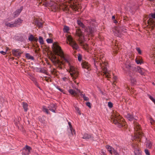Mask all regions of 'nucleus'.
Returning a JSON list of instances; mask_svg holds the SVG:
<instances>
[{
	"instance_id": "c9c22d12",
	"label": "nucleus",
	"mask_w": 155,
	"mask_h": 155,
	"mask_svg": "<svg viewBox=\"0 0 155 155\" xmlns=\"http://www.w3.org/2000/svg\"><path fill=\"white\" fill-rule=\"evenodd\" d=\"M43 111L44 112H46L47 114H49L50 113L49 112L48 109L46 108V107L45 106L43 107Z\"/></svg>"
},
{
	"instance_id": "9b49d317",
	"label": "nucleus",
	"mask_w": 155,
	"mask_h": 155,
	"mask_svg": "<svg viewBox=\"0 0 155 155\" xmlns=\"http://www.w3.org/2000/svg\"><path fill=\"white\" fill-rule=\"evenodd\" d=\"M147 23L152 28L155 27V20L152 18H150L147 21Z\"/></svg>"
},
{
	"instance_id": "4c0bfd02",
	"label": "nucleus",
	"mask_w": 155,
	"mask_h": 155,
	"mask_svg": "<svg viewBox=\"0 0 155 155\" xmlns=\"http://www.w3.org/2000/svg\"><path fill=\"white\" fill-rule=\"evenodd\" d=\"M88 30L89 31V34H90L91 35H93V33H94V29L92 28H89Z\"/></svg>"
},
{
	"instance_id": "473e14b6",
	"label": "nucleus",
	"mask_w": 155,
	"mask_h": 155,
	"mask_svg": "<svg viewBox=\"0 0 155 155\" xmlns=\"http://www.w3.org/2000/svg\"><path fill=\"white\" fill-rule=\"evenodd\" d=\"M69 29V28L68 27L66 26H64L63 30L64 32L68 33Z\"/></svg>"
},
{
	"instance_id": "4d7b16f0",
	"label": "nucleus",
	"mask_w": 155,
	"mask_h": 155,
	"mask_svg": "<svg viewBox=\"0 0 155 155\" xmlns=\"http://www.w3.org/2000/svg\"><path fill=\"white\" fill-rule=\"evenodd\" d=\"M0 53L3 54V55H5L6 54V52L4 51H0Z\"/></svg>"
},
{
	"instance_id": "864d4df0",
	"label": "nucleus",
	"mask_w": 155,
	"mask_h": 155,
	"mask_svg": "<svg viewBox=\"0 0 155 155\" xmlns=\"http://www.w3.org/2000/svg\"><path fill=\"white\" fill-rule=\"evenodd\" d=\"M83 98H84V99L85 100V101H88L89 100V98L85 96V95H83Z\"/></svg>"
},
{
	"instance_id": "2f4dec72",
	"label": "nucleus",
	"mask_w": 155,
	"mask_h": 155,
	"mask_svg": "<svg viewBox=\"0 0 155 155\" xmlns=\"http://www.w3.org/2000/svg\"><path fill=\"white\" fill-rule=\"evenodd\" d=\"M134 152L135 155H141V153L139 149H136V150H134Z\"/></svg>"
},
{
	"instance_id": "bf43d9fd",
	"label": "nucleus",
	"mask_w": 155,
	"mask_h": 155,
	"mask_svg": "<svg viewBox=\"0 0 155 155\" xmlns=\"http://www.w3.org/2000/svg\"><path fill=\"white\" fill-rule=\"evenodd\" d=\"M101 155H106V154L102 150L101 152Z\"/></svg>"
},
{
	"instance_id": "2eb2a0df",
	"label": "nucleus",
	"mask_w": 155,
	"mask_h": 155,
	"mask_svg": "<svg viewBox=\"0 0 155 155\" xmlns=\"http://www.w3.org/2000/svg\"><path fill=\"white\" fill-rule=\"evenodd\" d=\"M82 67L83 68H85L89 70L90 67V64L87 62H84L82 63Z\"/></svg>"
},
{
	"instance_id": "1a4fd4ad",
	"label": "nucleus",
	"mask_w": 155,
	"mask_h": 155,
	"mask_svg": "<svg viewBox=\"0 0 155 155\" xmlns=\"http://www.w3.org/2000/svg\"><path fill=\"white\" fill-rule=\"evenodd\" d=\"M8 21L12 24L16 23V27L18 25H20L22 21V20L20 18H18L16 20L13 21L12 20L11 18H9L8 19Z\"/></svg>"
},
{
	"instance_id": "774afa93",
	"label": "nucleus",
	"mask_w": 155,
	"mask_h": 155,
	"mask_svg": "<svg viewBox=\"0 0 155 155\" xmlns=\"http://www.w3.org/2000/svg\"><path fill=\"white\" fill-rule=\"evenodd\" d=\"M48 80H49L48 79H46V81L48 82Z\"/></svg>"
},
{
	"instance_id": "6ab92c4d",
	"label": "nucleus",
	"mask_w": 155,
	"mask_h": 155,
	"mask_svg": "<svg viewBox=\"0 0 155 155\" xmlns=\"http://www.w3.org/2000/svg\"><path fill=\"white\" fill-rule=\"evenodd\" d=\"M137 71L142 75H144V70L141 69L140 67H137Z\"/></svg>"
},
{
	"instance_id": "c03bdc74",
	"label": "nucleus",
	"mask_w": 155,
	"mask_h": 155,
	"mask_svg": "<svg viewBox=\"0 0 155 155\" xmlns=\"http://www.w3.org/2000/svg\"><path fill=\"white\" fill-rule=\"evenodd\" d=\"M75 109H76V110L77 111L79 115H81V113L80 112V111L79 110V108L77 107H75Z\"/></svg>"
},
{
	"instance_id": "58836bf2",
	"label": "nucleus",
	"mask_w": 155,
	"mask_h": 155,
	"mask_svg": "<svg viewBox=\"0 0 155 155\" xmlns=\"http://www.w3.org/2000/svg\"><path fill=\"white\" fill-rule=\"evenodd\" d=\"M34 37L32 35H31L28 38V40L31 41H33Z\"/></svg>"
},
{
	"instance_id": "de8ad7c7",
	"label": "nucleus",
	"mask_w": 155,
	"mask_h": 155,
	"mask_svg": "<svg viewBox=\"0 0 155 155\" xmlns=\"http://www.w3.org/2000/svg\"><path fill=\"white\" fill-rule=\"evenodd\" d=\"M47 42L48 43H51L52 42V40L51 39L48 38L46 40Z\"/></svg>"
},
{
	"instance_id": "6e6d98bb",
	"label": "nucleus",
	"mask_w": 155,
	"mask_h": 155,
	"mask_svg": "<svg viewBox=\"0 0 155 155\" xmlns=\"http://www.w3.org/2000/svg\"><path fill=\"white\" fill-rule=\"evenodd\" d=\"M56 73V70L55 69H54L52 71V73L53 74H55Z\"/></svg>"
},
{
	"instance_id": "72a5a7b5",
	"label": "nucleus",
	"mask_w": 155,
	"mask_h": 155,
	"mask_svg": "<svg viewBox=\"0 0 155 155\" xmlns=\"http://www.w3.org/2000/svg\"><path fill=\"white\" fill-rule=\"evenodd\" d=\"M35 24H36V25L39 28H42V27L43 24L38 21H37L35 22Z\"/></svg>"
},
{
	"instance_id": "5fc2aeb1",
	"label": "nucleus",
	"mask_w": 155,
	"mask_h": 155,
	"mask_svg": "<svg viewBox=\"0 0 155 155\" xmlns=\"http://www.w3.org/2000/svg\"><path fill=\"white\" fill-rule=\"evenodd\" d=\"M86 105L88 107H89L90 108H91V104L89 102H87L86 103Z\"/></svg>"
},
{
	"instance_id": "6e6552de",
	"label": "nucleus",
	"mask_w": 155,
	"mask_h": 155,
	"mask_svg": "<svg viewBox=\"0 0 155 155\" xmlns=\"http://www.w3.org/2000/svg\"><path fill=\"white\" fill-rule=\"evenodd\" d=\"M67 39L69 42V44L72 46L73 49L77 50L78 48V46L76 42L73 40L72 38L71 35H68Z\"/></svg>"
},
{
	"instance_id": "09e8293b",
	"label": "nucleus",
	"mask_w": 155,
	"mask_h": 155,
	"mask_svg": "<svg viewBox=\"0 0 155 155\" xmlns=\"http://www.w3.org/2000/svg\"><path fill=\"white\" fill-rule=\"evenodd\" d=\"M78 59L79 61H81L82 59V56L80 54H79L78 55Z\"/></svg>"
},
{
	"instance_id": "39448f33",
	"label": "nucleus",
	"mask_w": 155,
	"mask_h": 155,
	"mask_svg": "<svg viewBox=\"0 0 155 155\" xmlns=\"http://www.w3.org/2000/svg\"><path fill=\"white\" fill-rule=\"evenodd\" d=\"M134 128L136 131L134 134V136L137 138L140 139L143 136V134L141 132L140 126L137 122H134Z\"/></svg>"
},
{
	"instance_id": "f3484780",
	"label": "nucleus",
	"mask_w": 155,
	"mask_h": 155,
	"mask_svg": "<svg viewBox=\"0 0 155 155\" xmlns=\"http://www.w3.org/2000/svg\"><path fill=\"white\" fill-rule=\"evenodd\" d=\"M16 23L12 24L10 23V22L8 21H6L5 22V25L7 27H9L10 28H13L16 27Z\"/></svg>"
},
{
	"instance_id": "bb28decb",
	"label": "nucleus",
	"mask_w": 155,
	"mask_h": 155,
	"mask_svg": "<svg viewBox=\"0 0 155 155\" xmlns=\"http://www.w3.org/2000/svg\"><path fill=\"white\" fill-rule=\"evenodd\" d=\"M91 137V135L88 134H87L85 133L84 134L83 137V138L85 139H88Z\"/></svg>"
},
{
	"instance_id": "4468645a",
	"label": "nucleus",
	"mask_w": 155,
	"mask_h": 155,
	"mask_svg": "<svg viewBox=\"0 0 155 155\" xmlns=\"http://www.w3.org/2000/svg\"><path fill=\"white\" fill-rule=\"evenodd\" d=\"M71 7L75 11L77 10L79 8V5H78L76 2H73L72 4L70 5Z\"/></svg>"
},
{
	"instance_id": "8fccbe9b",
	"label": "nucleus",
	"mask_w": 155,
	"mask_h": 155,
	"mask_svg": "<svg viewBox=\"0 0 155 155\" xmlns=\"http://www.w3.org/2000/svg\"><path fill=\"white\" fill-rule=\"evenodd\" d=\"M150 122L151 124L155 122V121L151 117L150 118Z\"/></svg>"
},
{
	"instance_id": "9d476101",
	"label": "nucleus",
	"mask_w": 155,
	"mask_h": 155,
	"mask_svg": "<svg viewBox=\"0 0 155 155\" xmlns=\"http://www.w3.org/2000/svg\"><path fill=\"white\" fill-rule=\"evenodd\" d=\"M80 45L85 50H86L88 48V45L86 44H84V42L80 39L78 40Z\"/></svg>"
},
{
	"instance_id": "79ce46f5",
	"label": "nucleus",
	"mask_w": 155,
	"mask_h": 155,
	"mask_svg": "<svg viewBox=\"0 0 155 155\" xmlns=\"http://www.w3.org/2000/svg\"><path fill=\"white\" fill-rule=\"evenodd\" d=\"M138 143H135L134 144V147L135 149V150H136V149H138Z\"/></svg>"
},
{
	"instance_id": "f03ea898",
	"label": "nucleus",
	"mask_w": 155,
	"mask_h": 155,
	"mask_svg": "<svg viewBox=\"0 0 155 155\" xmlns=\"http://www.w3.org/2000/svg\"><path fill=\"white\" fill-rule=\"evenodd\" d=\"M93 60L94 62V65L97 69V70L98 69V68H102V70L104 71V74L106 76L107 78H109L108 74H109V72L108 71L106 67L107 63L105 61L103 62V60L101 61L103 63L102 64L101 63V61L99 60L98 59H97L96 58H94Z\"/></svg>"
},
{
	"instance_id": "603ef678",
	"label": "nucleus",
	"mask_w": 155,
	"mask_h": 155,
	"mask_svg": "<svg viewBox=\"0 0 155 155\" xmlns=\"http://www.w3.org/2000/svg\"><path fill=\"white\" fill-rule=\"evenodd\" d=\"M136 62L137 63V64H141L142 62L140 60H137V59L136 60Z\"/></svg>"
},
{
	"instance_id": "a19ab883",
	"label": "nucleus",
	"mask_w": 155,
	"mask_h": 155,
	"mask_svg": "<svg viewBox=\"0 0 155 155\" xmlns=\"http://www.w3.org/2000/svg\"><path fill=\"white\" fill-rule=\"evenodd\" d=\"M149 98L155 104V99H154V98L150 95H149Z\"/></svg>"
},
{
	"instance_id": "aec40b11",
	"label": "nucleus",
	"mask_w": 155,
	"mask_h": 155,
	"mask_svg": "<svg viewBox=\"0 0 155 155\" xmlns=\"http://www.w3.org/2000/svg\"><path fill=\"white\" fill-rule=\"evenodd\" d=\"M22 107L25 112H27L28 110V105L27 103L23 102L22 103Z\"/></svg>"
},
{
	"instance_id": "3c124183",
	"label": "nucleus",
	"mask_w": 155,
	"mask_h": 155,
	"mask_svg": "<svg viewBox=\"0 0 155 155\" xmlns=\"http://www.w3.org/2000/svg\"><path fill=\"white\" fill-rule=\"evenodd\" d=\"M56 87L60 91L63 92L64 94H65V93L64 92V90L58 87Z\"/></svg>"
},
{
	"instance_id": "338daca9",
	"label": "nucleus",
	"mask_w": 155,
	"mask_h": 155,
	"mask_svg": "<svg viewBox=\"0 0 155 155\" xmlns=\"http://www.w3.org/2000/svg\"><path fill=\"white\" fill-rule=\"evenodd\" d=\"M66 79V78H63V79L64 81H65Z\"/></svg>"
},
{
	"instance_id": "f704fd0d",
	"label": "nucleus",
	"mask_w": 155,
	"mask_h": 155,
	"mask_svg": "<svg viewBox=\"0 0 155 155\" xmlns=\"http://www.w3.org/2000/svg\"><path fill=\"white\" fill-rule=\"evenodd\" d=\"M26 57L28 58V59H31L32 60H33L34 59V58L33 57L31 56L28 53H27L25 55Z\"/></svg>"
},
{
	"instance_id": "ea45409f",
	"label": "nucleus",
	"mask_w": 155,
	"mask_h": 155,
	"mask_svg": "<svg viewBox=\"0 0 155 155\" xmlns=\"http://www.w3.org/2000/svg\"><path fill=\"white\" fill-rule=\"evenodd\" d=\"M113 153L114 155H120L114 149H113Z\"/></svg>"
},
{
	"instance_id": "0e129e2a",
	"label": "nucleus",
	"mask_w": 155,
	"mask_h": 155,
	"mask_svg": "<svg viewBox=\"0 0 155 155\" xmlns=\"http://www.w3.org/2000/svg\"><path fill=\"white\" fill-rule=\"evenodd\" d=\"M115 16L114 15H113L112 16V19H113L114 20L115 19Z\"/></svg>"
},
{
	"instance_id": "49530a36",
	"label": "nucleus",
	"mask_w": 155,
	"mask_h": 155,
	"mask_svg": "<svg viewBox=\"0 0 155 155\" xmlns=\"http://www.w3.org/2000/svg\"><path fill=\"white\" fill-rule=\"evenodd\" d=\"M108 107L110 108H112L113 107V104L110 102L108 103Z\"/></svg>"
},
{
	"instance_id": "a18cd8bd",
	"label": "nucleus",
	"mask_w": 155,
	"mask_h": 155,
	"mask_svg": "<svg viewBox=\"0 0 155 155\" xmlns=\"http://www.w3.org/2000/svg\"><path fill=\"white\" fill-rule=\"evenodd\" d=\"M145 153H146V154L147 155H150V153L149 152V150L148 149H145Z\"/></svg>"
},
{
	"instance_id": "e433bc0d",
	"label": "nucleus",
	"mask_w": 155,
	"mask_h": 155,
	"mask_svg": "<svg viewBox=\"0 0 155 155\" xmlns=\"http://www.w3.org/2000/svg\"><path fill=\"white\" fill-rule=\"evenodd\" d=\"M39 41L41 45H42L44 44V41L42 37L39 36Z\"/></svg>"
},
{
	"instance_id": "423d86ee",
	"label": "nucleus",
	"mask_w": 155,
	"mask_h": 155,
	"mask_svg": "<svg viewBox=\"0 0 155 155\" xmlns=\"http://www.w3.org/2000/svg\"><path fill=\"white\" fill-rule=\"evenodd\" d=\"M70 68V73L71 77L74 79V81L76 83V81L74 80L75 79L78 77V71L77 69L73 66L70 65H69Z\"/></svg>"
},
{
	"instance_id": "0eeeda50",
	"label": "nucleus",
	"mask_w": 155,
	"mask_h": 155,
	"mask_svg": "<svg viewBox=\"0 0 155 155\" xmlns=\"http://www.w3.org/2000/svg\"><path fill=\"white\" fill-rule=\"evenodd\" d=\"M44 3L43 5L45 4V6L46 7H51V9H54L56 10L58 9V6L57 4L50 0H45Z\"/></svg>"
},
{
	"instance_id": "dca6fc26",
	"label": "nucleus",
	"mask_w": 155,
	"mask_h": 155,
	"mask_svg": "<svg viewBox=\"0 0 155 155\" xmlns=\"http://www.w3.org/2000/svg\"><path fill=\"white\" fill-rule=\"evenodd\" d=\"M49 109L53 112L55 113V110L56 109L55 105L54 104H51L48 107Z\"/></svg>"
},
{
	"instance_id": "7c9ffc66",
	"label": "nucleus",
	"mask_w": 155,
	"mask_h": 155,
	"mask_svg": "<svg viewBox=\"0 0 155 155\" xmlns=\"http://www.w3.org/2000/svg\"><path fill=\"white\" fill-rule=\"evenodd\" d=\"M130 80L132 83L134 84H136V81L135 79L132 77L131 74H130Z\"/></svg>"
},
{
	"instance_id": "ddd939ff",
	"label": "nucleus",
	"mask_w": 155,
	"mask_h": 155,
	"mask_svg": "<svg viewBox=\"0 0 155 155\" xmlns=\"http://www.w3.org/2000/svg\"><path fill=\"white\" fill-rule=\"evenodd\" d=\"M77 91H76L72 89H70L68 90V92L71 94L75 96L78 94V92H80V90L78 89H77Z\"/></svg>"
},
{
	"instance_id": "412c9836",
	"label": "nucleus",
	"mask_w": 155,
	"mask_h": 155,
	"mask_svg": "<svg viewBox=\"0 0 155 155\" xmlns=\"http://www.w3.org/2000/svg\"><path fill=\"white\" fill-rule=\"evenodd\" d=\"M23 7L21 6L20 7V9L17 10L16 11L14 12V15L15 16H17V15H18L21 12L23 9Z\"/></svg>"
},
{
	"instance_id": "69168bd1",
	"label": "nucleus",
	"mask_w": 155,
	"mask_h": 155,
	"mask_svg": "<svg viewBox=\"0 0 155 155\" xmlns=\"http://www.w3.org/2000/svg\"><path fill=\"white\" fill-rule=\"evenodd\" d=\"M85 95V94H82V93H81L80 95L81 96L83 97V95Z\"/></svg>"
},
{
	"instance_id": "b1692460",
	"label": "nucleus",
	"mask_w": 155,
	"mask_h": 155,
	"mask_svg": "<svg viewBox=\"0 0 155 155\" xmlns=\"http://www.w3.org/2000/svg\"><path fill=\"white\" fill-rule=\"evenodd\" d=\"M76 35L80 37L82 35V32L80 29H76Z\"/></svg>"
},
{
	"instance_id": "f257e3e1",
	"label": "nucleus",
	"mask_w": 155,
	"mask_h": 155,
	"mask_svg": "<svg viewBox=\"0 0 155 155\" xmlns=\"http://www.w3.org/2000/svg\"><path fill=\"white\" fill-rule=\"evenodd\" d=\"M54 50L55 54L59 56L61 58L60 61L54 55L52 56L51 60L55 65L58 68L62 69L66 63H68L69 65H70L69 61L70 60V57L68 55L64 54L61 47L55 43L53 44Z\"/></svg>"
},
{
	"instance_id": "e2e57ef3",
	"label": "nucleus",
	"mask_w": 155,
	"mask_h": 155,
	"mask_svg": "<svg viewBox=\"0 0 155 155\" xmlns=\"http://www.w3.org/2000/svg\"><path fill=\"white\" fill-rule=\"evenodd\" d=\"M114 22L115 23H117V21L116 20L114 19Z\"/></svg>"
},
{
	"instance_id": "cd10ccee",
	"label": "nucleus",
	"mask_w": 155,
	"mask_h": 155,
	"mask_svg": "<svg viewBox=\"0 0 155 155\" xmlns=\"http://www.w3.org/2000/svg\"><path fill=\"white\" fill-rule=\"evenodd\" d=\"M106 148L109 151L110 153L111 154H112L113 153V149L112 147H111L110 146L107 145L106 147Z\"/></svg>"
},
{
	"instance_id": "7ed1b4c3",
	"label": "nucleus",
	"mask_w": 155,
	"mask_h": 155,
	"mask_svg": "<svg viewBox=\"0 0 155 155\" xmlns=\"http://www.w3.org/2000/svg\"><path fill=\"white\" fill-rule=\"evenodd\" d=\"M119 116L120 115L116 111H114L111 116V119L113 120V123L115 124H117L119 127L125 126V122L124 119Z\"/></svg>"
},
{
	"instance_id": "13d9d810",
	"label": "nucleus",
	"mask_w": 155,
	"mask_h": 155,
	"mask_svg": "<svg viewBox=\"0 0 155 155\" xmlns=\"http://www.w3.org/2000/svg\"><path fill=\"white\" fill-rule=\"evenodd\" d=\"M38 41V39L37 37H35L33 41H35L37 42Z\"/></svg>"
},
{
	"instance_id": "5701e85b",
	"label": "nucleus",
	"mask_w": 155,
	"mask_h": 155,
	"mask_svg": "<svg viewBox=\"0 0 155 155\" xmlns=\"http://www.w3.org/2000/svg\"><path fill=\"white\" fill-rule=\"evenodd\" d=\"M146 147L147 148L151 149L152 147V143L149 140H147V142Z\"/></svg>"
},
{
	"instance_id": "052dcab7",
	"label": "nucleus",
	"mask_w": 155,
	"mask_h": 155,
	"mask_svg": "<svg viewBox=\"0 0 155 155\" xmlns=\"http://www.w3.org/2000/svg\"><path fill=\"white\" fill-rule=\"evenodd\" d=\"M151 16L153 18H155V14H152Z\"/></svg>"
},
{
	"instance_id": "f8f14e48",
	"label": "nucleus",
	"mask_w": 155,
	"mask_h": 155,
	"mask_svg": "<svg viewBox=\"0 0 155 155\" xmlns=\"http://www.w3.org/2000/svg\"><path fill=\"white\" fill-rule=\"evenodd\" d=\"M12 53L15 56H20L22 52L19 49H14L12 50Z\"/></svg>"
},
{
	"instance_id": "4be33fe9",
	"label": "nucleus",
	"mask_w": 155,
	"mask_h": 155,
	"mask_svg": "<svg viewBox=\"0 0 155 155\" xmlns=\"http://www.w3.org/2000/svg\"><path fill=\"white\" fill-rule=\"evenodd\" d=\"M68 124L69 126V127L70 128V130L71 131V134L73 135V134H75V132L74 130L73 129V127L70 122H68Z\"/></svg>"
},
{
	"instance_id": "37998d69",
	"label": "nucleus",
	"mask_w": 155,
	"mask_h": 155,
	"mask_svg": "<svg viewBox=\"0 0 155 155\" xmlns=\"http://www.w3.org/2000/svg\"><path fill=\"white\" fill-rule=\"evenodd\" d=\"M137 51L138 53L140 54H141V51L140 49L139 48H136Z\"/></svg>"
},
{
	"instance_id": "393cba45",
	"label": "nucleus",
	"mask_w": 155,
	"mask_h": 155,
	"mask_svg": "<svg viewBox=\"0 0 155 155\" xmlns=\"http://www.w3.org/2000/svg\"><path fill=\"white\" fill-rule=\"evenodd\" d=\"M21 118L20 117H16L14 119V122L16 125H17L20 121Z\"/></svg>"
},
{
	"instance_id": "a878e982",
	"label": "nucleus",
	"mask_w": 155,
	"mask_h": 155,
	"mask_svg": "<svg viewBox=\"0 0 155 155\" xmlns=\"http://www.w3.org/2000/svg\"><path fill=\"white\" fill-rule=\"evenodd\" d=\"M127 117L130 121H132L135 119L132 115L130 114H128L127 115Z\"/></svg>"
},
{
	"instance_id": "c85d7f7f",
	"label": "nucleus",
	"mask_w": 155,
	"mask_h": 155,
	"mask_svg": "<svg viewBox=\"0 0 155 155\" xmlns=\"http://www.w3.org/2000/svg\"><path fill=\"white\" fill-rule=\"evenodd\" d=\"M78 25L82 28H84L85 26L79 20H78L77 21Z\"/></svg>"
},
{
	"instance_id": "20e7f679",
	"label": "nucleus",
	"mask_w": 155,
	"mask_h": 155,
	"mask_svg": "<svg viewBox=\"0 0 155 155\" xmlns=\"http://www.w3.org/2000/svg\"><path fill=\"white\" fill-rule=\"evenodd\" d=\"M126 30L124 26H116L114 28L113 31L115 36L120 37L122 32H126Z\"/></svg>"
},
{
	"instance_id": "680f3d73",
	"label": "nucleus",
	"mask_w": 155,
	"mask_h": 155,
	"mask_svg": "<svg viewBox=\"0 0 155 155\" xmlns=\"http://www.w3.org/2000/svg\"><path fill=\"white\" fill-rule=\"evenodd\" d=\"M113 78L114 80V81H115L117 79V77L115 76H114L113 77Z\"/></svg>"
},
{
	"instance_id": "c756f323",
	"label": "nucleus",
	"mask_w": 155,
	"mask_h": 155,
	"mask_svg": "<svg viewBox=\"0 0 155 155\" xmlns=\"http://www.w3.org/2000/svg\"><path fill=\"white\" fill-rule=\"evenodd\" d=\"M23 149L25 150H28V154L30 153V150H31V148L28 145H26L25 147L23 148Z\"/></svg>"
},
{
	"instance_id": "a211bd4d",
	"label": "nucleus",
	"mask_w": 155,
	"mask_h": 155,
	"mask_svg": "<svg viewBox=\"0 0 155 155\" xmlns=\"http://www.w3.org/2000/svg\"><path fill=\"white\" fill-rule=\"evenodd\" d=\"M125 65V68L128 69H130L131 67L129 60H127L126 61Z\"/></svg>"
}]
</instances>
